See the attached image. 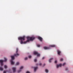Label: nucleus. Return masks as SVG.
I'll use <instances>...</instances> for the list:
<instances>
[{
	"label": "nucleus",
	"instance_id": "f257e3e1",
	"mask_svg": "<svg viewBox=\"0 0 73 73\" xmlns=\"http://www.w3.org/2000/svg\"><path fill=\"white\" fill-rule=\"evenodd\" d=\"M25 36H23L22 37H19L18 39L19 40H21L20 43L21 44H26L27 42H29L30 41L33 40L35 38V37H30L29 36H27V40L26 41H24L23 42V40L24 41L25 40Z\"/></svg>",
	"mask_w": 73,
	"mask_h": 73
},
{
	"label": "nucleus",
	"instance_id": "f03ea898",
	"mask_svg": "<svg viewBox=\"0 0 73 73\" xmlns=\"http://www.w3.org/2000/svg\"><path fill=\"white\" fill-rule=\"evenodd\" d=\"M7 60V59L6 58H4V60H0V63H1V65L3 66V62L4 61L6 62Z\"/></svg>",
	"mask_w": 73,
	"mask_h": 73
},
{
	"label": "nucleus",
	"instance_id": "7ed1b4c3",
	"mask_svg": "<svg viewBox=\"0 0 73 73\" xmlns=\"http://www.w3.org/2000/svg\"><path fill=\"white\" fill-rule=\"evenodd\" d=\"M11 63L12 65L14 64L15 63V62L13 61V60L15 59V58L14 56H11Z\"/></svg>",
	"mask_w": 73,
	"mask_h": 73
},
{
	"label": "nucleus",
	"instance_id": "20e7f679",
	"mask_svg": "<svg viewBox=\"0 0 73 73\" xmlns=\"http://www.w3.org/2000/svg\"><path fill=\"white\" fill-rule=\"evenodd\" d=\"M18 48H16V53L17 54H14V56H15L17 57V56H19V54L17 53L18 52Z\"/></svg>",
	"mask_w": 73,
	"mask_h": 73
},
{
	"label": "nucleus",
	"instance_id": "39448f33",
	"mask_svg": "<svg viewBox=\"0 0 73 73\" xmlns=\"http://www.w3.org/2000/svg\"><path fill=\"white\" fill-rule=\"evenodd\" d=\"M34 54L35 55H37V56H40V54H38V52H36V51H34Z\"/></svg>",
	"mask_w": 73,
	"mask_h": 73
},
{
	"label": "nucleus",
	"instance_id": "423d86ee",
	"mask_svg": "<svg viewBox=\"0 0 73 73\" xmlns=\"http://www.w3.org/2000/svg\"><path fill=\"white\" fill-rule=\"evenodd\" d=\"M12 68L13 70V72H16V68H15V67H12Z\"/></svg>",
	"mask_w": 73,
	"mask_h": 73
},
{
	"label": "nucleus",
	"instance_id": "0eeeda50",
	"mask_svg": "<svg viewBox=\"0 0 73 73\" xmlns=\"http://www.w3.org/2000/svg\"><path fill=\"white\" fill-rule=\"evenodd\" d=\"M23 68V66H21V67L20 68V70H19L18 71V72H20L21 71V70Z\"/></svg>",
	"mask_w": 73,
	"mask_h": 73
},
{
	"label": "nucleus",
	"instance_id": "6e6552de",
	"mask_svg": "<svg viewBox=\"0 0 73 73\" xmlns=\"http://www.w3.org/2000/svg\"><path fill=\"white\" fill-rule=\"evenodd\" d=\"M62 65L61 64H57V68H58L59 67H61Z\"/></svg>",
	"mask_w": 73,
	"mask_h": 73
},
{
	"label": "nucleus",
	"instance_id": "1a4fd4ad",
	"mask_svg": "<svg viewBox=\"0 0 73 73\" xmlns=\"http://www.w3.org/2000/svg\"><path fill=\"white\" fill-rule=\"evenodd\" d=\"M38 38L40 40V41H42V38L40 36H38Z\"/></svg>",
	"mask_w": 73,
	"mask_h": 73
},
{
	"label": "nucleus",
	"instance_id": "9d476101",
	"mask_svg": "<svg viewBox=\"0 0 73 73\" xmlns=\"http://www.w3.org/2000/svg\"><path fill=\"white\" fill-rule=\"evenodd\" d=\"M44 48L45 50H47V49H49V48L48 47L45 46V47H44Z\"/></svg>",
	"mask_w": 73,
	"mask_h": 73
},
{
	"label": "nucleus",
	"instance_id": "9b49d317",
	"mask_svg": "<svg viewBox=\"0 0 73 73\" xmlns=\"http://www.w3.org/2000/svg\"><path fill=\"white\" fill-rule=\"evenodd\" d=\"M61 53V51H60V50H58V55H60V53Z\"/></svg>",
	"mask_w": 73,
	"mask_h": 73
},
{
	"label": "nucleus",
	"instance_id": "f8f14e48",
	"mask_svg": "<svg viewBox=\"0 0 73 73\" xmlns=\"http://www.w3.org/2000/svg\"><path fill=\"white\" fill-rule=\"evenodd\" d=\"M38 67H35L34 69V71L35 72L36 70V69H37Z\"/></svg>",
	"mask_w": 73,
	"mask_h": 73
},
{
	"label": "nucleus",
	"instance_id": "ddd939ff",
	"mask_svg": "<svg viewBox=\"0 0 73 73\" xmlns=\"http://www.w3.org/2000/svg\"><path fill=\"white\" fill-rule=\"evenodd\" d=\"M53 59V58H51V59H49V62H51V60H52Z\"/></svg>",
	"mask_w": 73,
	"mask_h": 73
},
{
	"label": "nucleus",
	"instance_id": "4468645a",
	"mask_svg": "<svg viewBox=\"0 0 73 73\" xmlns=\"http://www.w3.org/2000/svg\"><path fill=\"white\" fill-rule=\"evenodd\" d=\"M50 47H55V45H51L50 46Z\"/></svg>",
	"mask_w": 73,
	"mask_h": 73
},
{
	"label": "nucleus",
	"instance_id": "2eb2a0df",
	"mask_svg": "<svg viewBox=\"0 0 73 73\" xmlns=\"http://www.w3.org/2000/svg\"><path fill=\"white\" fill-rule=\"evenodd\" d=\"M3 70V68L2 67H0V70L1 71H2Z\"/></svg>",
	"mask_w": 73,
	"mask_h": 73
},
{
	"label": "nucleus",
	"instance_id": "dca6fc26",
	"mask_svg": "<svg viewBox=\"0 0 73 73\" xmlns=\"http://www.w3.org/2000/svg\"><path fill=\"white\" fill-rule=\"evenodd\" d=\"M45 71L46 73H48V70H47V69H46L45 70Z\"/></svg>",
	"mask_w": 73,
	"mask_h": 73
},
{
	"label": "nucleus",
	"instance_id": "f3484780",
	"mask_svg": "<svg viewBox=\"0 0 73 73\" xmlns=\"http://www.w3.org/2000/svg\"><path fill=\"white\" fill-rule=\"evenodd\" d=\"M4 68L5 69H6L7 68V66H6V65H5L4 66Z\"/></svg>",
	"mask_w": 73,
	"mask_h": 73
},
{
	"label": "nucleus",
	"instance_id": "a211bd4d",
	"mask_svg": "<svg viewBox=\"0 0 73 73\" xmlns=\"http://www.w3.org/2000/svg\"><path fill=\"white\" fill-rule=\"evenodd\" d=\"M19 64V62H17L16 64V65H18Z\"/></svg>",
	"mask_w": 73,
	"mask_h": 73
},
{
	"label": "nucleus",
	"instance_id": "6ab92c4d",
	"mask_svg": "<svg viewBox=\"0 0 73 73\" xmlns=\"http://www.w3.org/2000/svg\"><path fill=\"white\" fill-rule=\"evenodd\" d=\"M66 64L65 63H63V64H62V66H64Z\"/></svg>",
	"mask_w": 73,
	"mask_h": 73
},
{
	"label": "nucleus",
	"instance_id": "aec40b11",
	"mask_svg": "<svg viewBox=\"0 0 73 73\" xmlns=\"http://www.w3.org/2000/svg\"><path fill=\"white\" fill-rule=\"evenodd\" d=\"M27 59H28V58H27V57H26V58H25V60H27Z\"/></svg>",
	"mask_w": 73,
	"mask_h": 73
},
{
	"label": "nucleus",
	"instance_id": "412c9836",
	"mask_svg": "<svg viewBox=\"0 0 73 73\" xmlns=\"http://www.w3.org/2000/svg\"><path fill=\"white\" fill-rule=\"evenodd\" d=\"M32 56H31V55H29V58H31Z\"/></svg>",
	"mask_w": 73,
	"mask_h": 73
},
{
	"label": "nucleus",
	"instance_id": "4be33fe9",
	"mask_svg": "<svg viewBox=\"0 0 73 73\" xmlns=\"http://www.w3.org/2000/svg\"><path fill=\"white\" fill-rule=\"evenodd\" d=\"M63 60V59L62 58H61V59H60L61 61H62Z\"/></svg>",
	"mask_w": 73,
	"mask_h": 73
},
{
	"label": "nucleus",
	"instance_id": "5701e85b",
	"mask_svg": "<svg viewBox=\"0 0 73 73\" xmlns=\"http://www.w3.org/2000/svg\"><path fill=\"white\" fill-rule=\"evenodd\" d=\"M34 61L35 62H36L37 61V59H35L34 60Z\"/></svg>",
	"mask_w": 73,
	"mask_h": 73
},
{
	"label": "nucleus",
	"instance_id": "b1692460",
	"mask_svg": "<svg viewBox=\"0 0 73 73\" xmlns=\"http://www.w3.org/2000/svg\"><path fill=\"white\" fill-rule=\"evenodd\" d=\"M40 44H38L37 45V46L38 47H40Z\"/></svg>",
	"mask_w": 73,
	"mask_h": 73
},
{
	"label": "nucleus",
	"instance_id": "393cba45",
	"mask_svg": "<svg viewBox=\"0 0 73 73\" xmlns=\"http://www.w3.org/2000/svg\"><path fill=\"white\" fill-rule=\"evenodd\" d=\"M26 73H30L29 71H27Z\"/></svg>",
	"mask_w": 73,
	"mask_h": 73
},
{
	"label": "nucleus",
	"instance_id": "a878e982",
	"mask_svg": "<svg viewBox=\"0 0 73 73\" xmlns=\"http://www.w3.org/2000/svg\"><path fill=\"white\" fill-rule=\"evenodd\" d=\"M57 60H55V63H57Z\"/></svg>",
	"mask_w": 73,
	"mask_h": 73
},
{
	"label": "nucleus",
	"instance_id": "bb28decb",
	"mask_svg": "<svg viewBox=\"0 0 73 73\" xmlns=\"http://www.w3.org/2000/svg\"><path fill=\"white\" fill-rule=\"evenodd\" d=\"M41 65H42L41 63H40V64H39V65L41 66Z\"/></svg>",
	"mask_w": 73,
	"mask_h": 73
},
{
	"label": "nucleus",
	"instance_id": "cd10ccee",
	"mask_svg": "<svg viewBox=\"0 0 73 73\" xmlns=\"http://www.w3.org/2000/svg\"><path fill=\"white\" fill-rule=\"evenodd\" d=\"M3 73H6V71H4Z\"/></svg>",
	"mask_w": 73,
	"mask_h": 73
},
{
	"label": "nucleus",
	"instance_id": "c85d7f7f",
	"mask_svg": "<svg viewBox=\"0 0 73 73\" xmlns=\"http://www.w3.org/2000/svg\"><path fill=\"white\" fill-rule=\"evenodd\" d=\"M44 58H45L44 57H43L42 59L43 60V59H44Z\"/></svg>",
	"mask_w": 73,
	"mask_h": 73
},
{
	"label": "nucleus",
	"instance_id": "c756f323",
	"mask_svg": "<svg viewBox=\"0 0 73 73\" xmlns=\"http://www.w3.org/2000/svg\"><path fill=\"white\" fill-rule=\"evenodd\" d=\"M68 70L67 68H66V70Z\"/></svg>",
	"mask_w": 73,
	"mask_h": 73
},
{
	"label": "nucleus",
	"instance_id": "7c9ffc66",
	"mask_svg": "<svg viewBox=\"0 0 73 73\" xmlns=\"http://www.w3.org/2000/svg\"><path fill=\"white\" fill-rule=\"evenodd\" d=\"M45 65H46L45 64H44L43 65L44 66Z\"/></svg>",
	"mask_w": 73,
	"mask_h": 73
},
{
	"label": "nucleus",
	"instance_id": "2f4dec72",
	"mask_svg": "<svg viewBox=\"0 0 73 73\" xmlns=\"http://www.w3.org/2000/svg\"><path fill=\"white\" fill-rule=\"evenodd\" d=\"M36 65H38V64H36Z\"/></svg>",
	"mask_w": 73,
	"mask_h": 73
}]
</instances>
